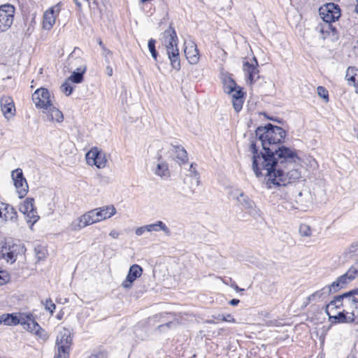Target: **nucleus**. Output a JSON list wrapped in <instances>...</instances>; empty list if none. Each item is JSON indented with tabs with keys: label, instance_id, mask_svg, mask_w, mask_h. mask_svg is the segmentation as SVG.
<instances>
[{
	"label": "nucleus",
	"instance_id": "nucleus-16",
	"mask_svg": "<svg viewBox=\"0 0 358 358\" xmlns=\"http://www.w3.org/2000/svg\"><path fill=\"white\" fill-rule=\"evenodd\" d=\"M43 117L45 121L56 122L58 123L63 122V113L52 104L46 108L45 110H43Z\"/></svg>",
	"mask_w": 358,
	"mask_h": 358
},
{
	"label": "nucleus",
	"instance_id": "nucleus-44",
	"mask_svg": "<svg viewBox=\"0 0 358 358\" xmlns=\"http://www.w3.org/2000/svg\"><path fill=\"white\" fill-rule=\"evenodd\" d=\"M357 80H358V72L355 73L350 78H348L349 85H352L353 86H357Z\"/></svg>",
	"mask_w": 358,
	"mask_h": 358
},
{
	"label": "nucleus",
	"instance_id": "nucleus-17",
	"mask_svg": "<svg viewBox=\"0 0 358 358\" xmlns=\"http://www.w3.org/2000/svg\"><path fill=\"white\" fill-rule=\"evenodd\" d=\"M184 52L188 62L191 64H195L199 62V50L194 42L190 41L185 43Z\"/></svg>",
	"mask_w": 358,
	"mask_h": 358
},
{
	"label": "nucleus",
	"instance_id": "nucleus-57",
	"mask_svg": "<svg viewBox=\"0 0 358 358\" xmlns=\"http://www.w3.org/2000/svg\"><path fill=\"white\" fill-rule=\"evenodd\" d=\"M88 358H96V357L92 354Z\"/></svg>",
	"mask_w": 358,
	"mask_h": 358
},
{
	"label": "nucleus",
	"instance_id": "nucleus-7",
	"mask_svg": "<svg viewBox=\"0 0 358 358\" xmlns=\"http://www.w3.org/2000/svg\"><path fill=\"white\" fill-rule=\"evenodd\" d=\"M97 222L95 210L93 209L73 220L70 224L69 228L71 231H77Z\"/></svg>",
	"mask_w": 358,
	"mask_h": 358
},
{
	"label": "nucleus",
	"instance_id": "nucleus-46",
	"mask_svg": "<svg viewBox=\"0 0 358 358\" xmlns=\"http://www.w3.org/2000/svg\"><path fill=\"white\" fill-rule=\"evenodd\" d=\"M145 231H148V228H147V226L145 225V226H143V227H138L136 231H135V234L138 236H140L141 235L143 234L144 232Z\"/></svg>",
	"mask_w": 358,
	"mask_h": 358
},
{
	"label": "nucleus",
	"instance_id": "nucleus-27",
	"mask_svg": "<svg viewBox=\"0 0 358 358\" xmlns=\"http://www.w3.org/2000/svg\"><path fill=\"white\" fill-rule=\"evenodd\" d=\"M21 322V317L19 318L13 314H3L0 316V324L8 326H15Z\"/></svg>",
	"mask_w": 358,
	"mask_h": 358
},
{
	"label": "nucleus",
	"instance_id": "nucleus-18",
	"mask_svg": "<svg viewBox=\"0 0 358 358\" xmlns=\"http://www.w3.org/2000/svg\"><path fill=\"white\" fill-rule=\"evenodd\" d=\"M0 105L3 115L9 120L15 114V106L13 100L10 96H3L0 100Z\"/></svg>",
	"mask_w": 358,
	"mask_h": 358
},
{
	"label": "nucleus",
	"instance_id": "nucleus-45",
	"mask_svg": "<svg viewBox=\"0 0 358 358\" xmlns=\"http://www.w3.org/2000/svg\"><path fill=\"white\" fill-rule=\"evenodd\" d=\"M94 210H95V215H96V221H97L98 222H101V221H102V220H106V219L104 218V217H103V214H101V212H102L103 210H101V208H95V209H94Z\"/></svg>",
	"mask_w": 358,
	"mask_h": 358
},
{
	"label": "nucleus",
	"instance_id": "nucleus-23",
	"mask_svg": "<svg viewBox=\"0 0 358 358\" xmlns=\"http://www.w3.org/2000/svg\"><path fill=\"white\" fill-rule=\"evenodd\" d=\"M329 317V319L334 322L352 323L356 322L354 317L349 315L344 312V309H343L342 311L338 312V314L335 315H332L331 313H330V316Z\"/></svg>",
	"mask_w": 358,
	"mask_h": 358
},
{
	"label": "nucleus",
	"instance_id": "nucleus-15",
	"mask_svg": "<svg viewBox=\"0 0 358 358\" xmlns=\"http://www.w3.org/2000/svg\"><path fill=\"white\" fill-rule=\"evenodd\" d=\"M143 273V268L138 264H133L130 266L125 280L122 282V287L124 289H129L132 287L134 282Z\"/></svg>",
	"mask_w": 358,
	"mask_h": 358
},
{
	"label": "nucleus",
	"instance_id": "nucleus-38",
	"mask_svg": "<svg viewBox=\"0 0 358 358\" xmlns=\"http://www.w3.org/2000/svg\"><path fill=\"white\" fill-rule=\"evenodd\" d=\"M317 92L318 96L324 99L326 102L329 101V92L325 87L322 86L317 87Z\"/></svg>",
	"mask_w": 358,
	"mask_h": 358
},
{
	"label": "nucleus",
	"instance_id": "nucleus-35",
	"mask_svg": "<svg viewBox=\"0 0 358 358\" xmlns=\"http://www.w3.org/2000/svg\"><path fill=\"white\" fill-rule=\"evenodd\" d=\"M213 317L216 320L224 321V322H231V323L236 322V320L234 318L233 315H231V314H227V315L219 314L217 315H213Z\"/></svg>",
	"mask_w": 358,
	"mask_h": 358
},
{
	"label": "nucleus",
	"instance_id": "nucleus-11",
	"mask_svg": "<svg viewBox=\"0 0 358 358\" xmlns=\"http://www.w3.org/2000/svg\"><path fill=\"white\" fill-rule=\"evenodd\" d=\"M86 161L89 165H94L99 169L104 168L106 164L105 155L96 147L86 154Z\"/></svg>",
	"mask_w": 358,
	"mask_h": 358
},
{
	"label": "nucleus",
	"instance_id": "nucleus-9",
	"mask_svg": "<svg viewBox=\"0 0 358 358\" xmlns=\"http://www.w3.org/2000/svg\"><path fill=\"white\" fill-rule=\"evenodd\" d=\"M11 178L20 198H23L27 193L29 186L23 176L21 169H16L11 173Z\"/></svg>",
	"mask_w": 358,
	"mask_h": 358
},
{
	"label": "nucleus",
	"instance_id": "nucleus-58",
	"mask_svg": "<svg viewBox=\"0 0 358 358\" xmlns=\"http://www.w3.org/2000/svg\"><path fill=\"white\" fill-rule=\"evenodd\" d=\"M355 9H356V11L358 13V0H357V3L356 5Z\"/></svg>",
	"mask_w": 358,
	"mask_h": 358
},
{
	"label": "nucleus",
	"instance_id": "nucleus-60",
	"mask_svg": "<svg viewBox=\"0 0 358 358\" xmlns=\"http://www.w3.org/2000/svg\"><path fill=\"white\" fill-rule=\"evenodd\" d=\"M357 87H358V80H357Z\"/></svg>",
	"mask_w": 358,
	"mask_h": 358
},
{
	"label": "nucleus",
	"instance_id": "nucleus-52",
	"mask_svg": "<svg viewBox=\"0 0 358 358\" xmlns=\"http://www.w3.org/2000/svg\"><path fill=\"white\" fill-rule=\"evenodd\" d=\"M106 70H107V74L109 76H111L113 75V69L110 66H108L106 68Z\"/></svg>",
	"mask_w": 358,
	"mask_h": 358
},
{
	"label": "nucleus",
	"instance_id": "nucleus-3",
	"mask_svg": "<svg viewBox=\"0 0 358 358\" xmlns=\"http://www.w3.org/2000/svg\"><path fill=\"white\" fill-rule=\"evenodd\" d=\"M231 195L233 199L236 200L238 205L254 218L261 216L259 209L255 206L254 201L245 193L238 189L231 192Z\"/></svg>",
	"mask_w": 358,
	"mask_h": 358
},
{
	"label": "nucleus",
	"instance_id": "nucleus-55",
	"mask_svg": "<svg viewBox=\"0 0 358 358\" xmlns=\"http://www.w3.org/2000/svg\"><path fill=\"white\" fill-rule=\"evenodd\" d=\"M233 287L234 288V289L237 292H239V291H243L244 289H241L238 287V285H235L234 286H233Z\"/></svg>",
	"mask_w": 358,
	"mask_h": 358
},
{
	"label": "nucleus",
	"instance_id": "nucleus-34",
	"mask_svg": "<svg viewBox=\"0 0 358 358\" xmlns=\"http://www.w3.org/2000/svg\"><path fill=\"white\" fill-rule=\"evenodd\" d=\"M71 82L67 79L61 86L62 92L66 96H69L73 90V87L71 85Z\"/></svg>",
	"mask_w": 358,
	"mask_h": 358
},
{
	"label": "nucleus",
	"instance_id": "nucleus-31",
	"mask_svg": "<svg viewBox=\"0 0 358 358\" xmlns=\"http://www.w3.org/2000/svg\"><path fill=\"white\" fill-rule=\"evenodd\" d=\"M155 173L162 178L168 177L169 174L168 165L164 162L158 163L155 169Z\"/></svg>",
	"mask_w": 358,
	"mask_h": 358
},
{
	"label": "nucleus",
	"instance_id": "nucleus-21",
	"mask_svg": "<svg viewBox=\"0 0 358 358\" xmlns=\"http://www.w3.org/2000/svg\"><path fill=\"white\" fill-rule=\"evenodd\" d=\"M343 294L341 295L336 296L327 306L325 312L328 316L330 313H334V310L342 308L343 309Z\"/></svg>",
	"mask_w": 358,
	"mask_h": 358
},
{
	"label": "nucleus",
	"instance_id": "nucleus-2",
	"mask_svg": "<svg viewBox=\"0 0 358 358\" xmlns=\"http://www.w3.org/2000/svg\"><path fill=\"white\" fill-rule=\"evenodd\" d=\"M162 45L166 49V53L170 60L171 67L179 71L181 69L178 36L176 30L171 26L162 34Z\"/></svg>",
	"mask_w": 358,
	"mask_h": 358
},
{
	"label": "nucleus",
	"instance_id": "nucleus-37",
	"mask_svg": "<svg viewBox=\"0 0 358 358\" xmlns=\"http://www.w3.org/2000/svg\"><path fill=\"white\" fill-rule=\"evenodd\" d=\"M299 231L301 236L310 237L311 236V229L306 224H300Z\"/></svg>",
	"mask_w": 358,
	"mask_h": 358
},
{
	"label": "nucleus",
	"instance_id": "nucleus-5",
	"mask_svg": "<svg viewBox=\"0 0 358 358\" xmlns=\"http://www.w3.org/2000/svg\"><path fill=\"white\" fill-rule=\"evenodd\" d=\"M15 7L6 3L0 6V32L8 30L13 23Z\"/></svg>",
	"mask_w": 358,
	"mask_h": 358
},
{
	"label": "nucleus",
	"instance_id": "nucleus-32",
	"mask_svg": "<svg viewBox=\"0 0 358 358\" xmlns=\"http://www.w3.org/2000/svg\"><path fill=\"white\" fill-rule=\"evenodd\" d=\"M101 214H103L104 218L106 220L111 217L116 213V209L113 206H107L101 207Z\"/></svg>",
	"mask_w": 358,
	"mask_h": 358
},
{
	"label": "nucleus",
	"instance_id": "nucleus-22",
	"mask_svg": "<svg viewBox=\"0 0 358 358\" xmlns=\"http://www.w3.org/2000/svg\"><path fill=\"white\" fill-rule=\"evenodd\" d=\"M56 14L53 8L46 10L43 15V27L46 30L52 29L55 23Z\"/></svg>",
	"mask_w": 358,
	"mask_h": 358
},
{
	"label": "nucleus",
	"instance_id": "nucleus-25",
	"mask_svg": "<svg viewBox=\"0 0 358 358\" xmlns=\"http://www.w3.org/2000/svg\"><path fill=\"white\" fill-rule=\"evenodd\" d=\"M352 280L349 278V277L345 273H344L341 276L338 277L335 281H334L330 285V286L331 287V289H333V292H336L344 288Z\"/></svg>",
	"mask_w": 358,
	"mask_h": 358
},
{
	"label": "nucleus",
	"instance_id": "nucleus-40",
	"mask_svg": "<svg viewBox=\"0 0 358 358\" xmlns=\"http://www.w3.org/2000/svg\"><path fill=\"white\" fill-rule=\"evenodd\" d=\"M44 305L45 310H48L51 314L54 313L56 306L50 299H46Z\"/></svg>",
	"mask_w": 358,
	"mask_h": 358
},
{
	"label": "nucleus",
	"instance_id": "nucleus-49",
	"mask_svg": "<svg viewBox=\"0 0 358 358\" xmlns=\"http://www.w3.org/2000/svg\"><path fill=\"white\" fill-rule=\"evenodd\" d=\"M354 69L352 68H348L346 72L345 78L348 80V78H350L352 75L355 73H353Z\"/></svg>",
	"mask_w": 358,
	"mask_h": 358
},
{
	"label": "nucleus",
	"instance_id": "nucleus-56",
	"mask_svg": "<svg viewBox=\"0 0 358 358\" xmlns=\"http://www.w3.org/2000/svg\"><path fill=\"white\" fill-rule=\"evenodd\" d=\"M72 59H73V55H72V54H71L69 57V61L70 63L73 62Z\"/></svg>",
	"mask_w": 358,
	"mask_h": 358
},
{
	"label": "nucleus",
	"instance_id": "nucleus-19",
	"mask_svg": "<svg viewBox=\"0 0 358 358\" xmlns=\"http://www.w3.org/2000/svg\"><path fill=\"white\" fill-rule=\"evenodd\" d=\"M331 292H333V289H331V287L329 285L328 287H324L310 294L307 298V300L308 302L323 301Z\"/></svg>",
	"mask_w": 358,
	"mask_h": 358
},
{
	"label": "nucleus",
	"instance_id": "nucleus-10",
	"mask_svg": "<svg viewBox=\"0 0 358 358\" xmlns=\"http://www.w3.org/2000/svg\"><path fill=\"white\" fill-rule=\"evenodd\" d=\"M32 100L38 108L43 110L52 104L50 93L47 89L41 88L36 90L32 94Z\"/></svg>",
	"mask_w": 358,
	"mask_h": 358
},
{
	"label": "nucleus",
	"instance_id": "nucleus-43",
	"mask_svg": "<svg viewBox=\"0 0 358 358\" xmlns=\"http://www.w3.org/2000/svg\"><path fill=\"white\" fill-rule=\"evenodd\" d=\"M230 94L231 95V99H234L236 98H243L244 93L242 90V88L238 86L236 87V90H234V92Z\"/></svg>",
	"mask_w": 358,
	"mask_h": 358
},
{
	"label": "nucleus",
	"instance_id": "nucleus-30",
	"mask_svg": "<svg viewBox=\"0 0 358 358\" xmlns=\"http://www.w3.org/2000/svg\"><path fill=\"white\" fill-rule=\"evenodd\" d=\"M238 87L235 81L230 77H226L223 80V88L224 91L227 94H232Z\"/></svg>",
	"mask_w": 358,
	"mask_h": 358
},
{
	"label": "nucleus",
	"instance_id": "nucleus-8",
	"mask_svg": "<svg viewBox=\"0 0 358 358\" xmlns=\"http://www.w3.org/2000/svg\"><path fill=\"white\" fill-rule=\"evenodd\" d=\"M19 210L26 215L27 222L31 225L35 224L39 219L36 208L34 206V199L33 198L26 199L19 207Z\"/></svg>",
	"mask_w": 358,
	"mask_h": 358
},
{
	"label": "nucleus",
	"instance_id": "nucleus-41",
	"mask_svg": "<svg viewBox=\"0 0 358 358\" xmlns=\"http://www.w3.org/2000/svg\"><path fill=\"white\" fill-rule=\"evenodd\" d=\"M36 336H37L39 338L43 341H46L48 338V335L47 332L43 329L41 327H39V329L36 330L34 333Z\"/></svg>",
	"mask_w": 358,
	"mask_h": 358
},
{
	"label": "nucleus",
	"instance_id": "nucleus-59",
	"mask_svg": "<svg viewBox=\"0 0 358 358\" xmlns=\"http://www.w3.org/2000/svg\"><path fill=\"white\" fill-rule=\"evenodd\" d=\"M85 1H87L88 3V4H90V1L89 0H85Z\"/></svg>",
	"mask_w": 358,
	"mask_h": 358
},
{
	"label": "nucleus",
	"instance_id": "nucleus-51",
	"mask_svg": "<svg viewBox=\"0 0 358 358\" xmlns=\"http://www.w3.org/2000/svg\"><path fill=\"white\" fill-rule=\"evenodd\" d=\"M239 302L240 301L238 299H233L229 302V303L231 306H236L239 303Z\"/></svg>",
	"mask_w": 358,
	"mask_h": 358
},
{
	"label": "nucleus",
	"instance_id": "nucleus-53",
	"mask_svg": "<svg viewBox=\"0 0 358 358\" xmlns=\"http://www.w3.org/2000/svg\"><path fill=\"white\" fill-rule=\"evenodd\" d=\"M78 9H81V3L78 1V0H73Z\"/></svg>",
	"mask_w": 358,
	"mask_h": 358
},
{
	"label": "nucleus",
	"instance_id": "nucleus-26",
	"mask_svg": "<svg viewBox=\"0 0 358 358\" xmlns=\"http://www.w3.org/2000/svg\"><path fill=\"white\" fill-rule=\"evenodd\" d=\"M24 329L31 332L35 333V331L39 329L40 325L33 320L30 316H27L26 318L21 317V322Z\"/></svg>",
	"mask_w": 358,
	"mask_h": 358
},
{
	"label": "nucleus",
	"instance_id": "nucleus-50",
	"mask_svg": "<svg viewBox=\"0 0 358 358\" xmlns=\"http://www.w3.org/2000/svg\"><path fill=\"white\" fill-rule=\"evenodd\" d=\"M109 235H110L113 238L116 239V238H117L119 237L120 234H119V232H117L116 230H112V231L110 232Z\"/></svg>",
	"mask_w": 358,
	"mask_h": 358
},
{
	"label": "nucleus",
	"instance_id": "nucleus-24",
	"mask_svg": "<svg viewBox=\"0 0 358 358\" xmlns=\"http://www.w3.org/2000/svg\"><path fill=\"white\" fill-rule=\"evenodd\" d=\"M148 232H158L162 231L166 236H171V232L167 226L160 220L150 224H147Z\"/></svg>",
	"mask_w": 358,
	"mask_h": 358
},
{
	"label": "nucleus",
	"instance_id": "nucleus-6",
	"mask_svg": "<svg viewBox=\"0 0 358 358\" xmlns=\"http://www.w3.org/2000/svg\"><path fill=\"white\" fill-rule=\"evenodd\" d=\"M319 11L322 19L328 24L329 27H331V22L338 20L341 17L340 8L334 3H328L321 6Z\"/></svg>",
	"mask_w": 358,
	"mask_h": 358
},
{
	"label": "nucleus",
	"instance_id": "nucleus-20",
	"mask_svg": "<svg viewBox=\"0 0 358 358\" xmlns=\"http://www.w3.org/2000/svg\"><path fill=\"white\" fill-rule=\"evenodd\" d=\"M174 159L179 164H185L188 161L187 153L185 149L180 145H173L172 150Z\"/></svg>",
	"mask_w": 358,
	"mask_h": 358
},
{
	"label": "nucleus",
	"instance_id": "nucleus-33",
	"mask_svg": "<svg viewBox=\"0 0 358 358\" xmlns=\"http://www.w3.org/2000/svg\"><path fill=\"white\" fill-rule=\"evenodd\" d=\"M358 273V260L351 266L345 274L349 277L351 280H353Z\"/></svg>",
	"mask_w": 358,
	"mask_h": 358
},
{
	"label": "nucleus",
	"instance_id": "nucleus-54",
	"mask_svg": "<svg viewBox=\"0 0 358 358\" xmlns=\"http://www.w3.org/2000/svg\"><path fill=\"white\" fill-rule=\"evenodd\" d=\"M98 44L99 45V46L101 48V49L103 50V46H105L102 42V41L99 38L98 39Z\"/></svg>",
	"mask_w": 358,
	"mask_h": 358
},
{
	"label": "nucleus",
	"instance_id": "nucleus-12",
	"mask_svg": "<svg viewBox=\"0 0 358 358\" xmlns=\"http://www.w3.org/2000/svg\"><path fill=\"white\" fill-rule=\"evenodd\" d=\"M17 213L11 205L0 201V223L16 222Z\"/></svg>",
	"mask_w": 358,
	"mask_h": 358
},
{
	"label": "nucleus",
	"instance_id": "nucleus-28",
	"mask_svg": "<svg viewBox=\"0 0 358 358\" xmlns=\"http://www.w3.org/2000/svg\"><path fill=\"white\" fill-rule=\"evenodd\" d=\"M189 180V183L191 184L192 187H197L199 185V176L194 164L190 165L189 173L187 175V177L185 179V180Z\"/></svg>",
	"mask_w": 358,
	"mask_h": 358
},
{
	"label": "nucleus",
	"instance_id": "nucleus-42",
	"mask_svg": "<svg viewBox=\"0 0 358 358\" xmlns=\"http://www.w3.org/2000/svg\"><path fill=\"white\" fill-rule=\"evenodd\" d=\"M9 280L8 273L6 271H0V286L8 282Z\"/></svg>",
	"mask_w": 358,
	"mask_h": 358
},
{
	"label": "nucleus",
	"instance_id": "nucleus-29",
	"mask_svg": "<svg viewBox=\"0 0 358 358\" xmlns=\"http://www.w3.org/2000/svg\"><path fill=\"white\" fill-rule=\"evenodd\" d=\"M86 66H81L74 71L71 76L68 78L69 81L74 83H80L83 80V74L85 72Z\"/></svg>",
	"mask_w": 358,
	"mask_h": 358
},
{
	"label": "nucleus",
	"instance_id": "nucleus-47",
	"mask_svg": "<svg viewBox=\"0 0 358 358\" xmlns=\"http://www.w3.org/2000/svg\"><path fill=\"white\" fill-rule=\"evenodd\" d=\"M96 357V358H106L107 357V353L104 351L98 352L95 354H93Z\"/></svg>",
	"mask_w": 358,
	"mask_h": 358
},
{
	"label": "nucleus",
	"instance_id": "nucleus-48",
	"mask_svg": "<svg viewBox=\"0 0 358 358\" xmlns=\"http://www.w3.org/2000/svg\"><path fill=\"white\" fill-rule=\"evenodd\" d=\"M103 55L108 58V56H110L112 55L111 51H110L108 49H107L105 46H103Z\"/></svg>",
	"mask_w": 358,
	"mask_h": 358
},
{
	"label": "nucleus",
	"instance_id": "nucleus-13",
	"mask_svg": "<svg viewBox=\"0 0 358 358\" xmlns=\"http://www.w3.org/2000/svg\"><path fill=\"white\" fill-rule=\"evenodd\" d=\"M243 71L247 77V83L251 85L255 81L256 78H259V70L256 59L253 58L251 62L248 60L243 61Z\"/></svg>",
	"mask_w": 358,
	"mask_h": 358
},
{
	"label": "nucleus",
	"instance_id": "nucleus-14",
	"mask_svg": "<svg viewBox=\"0 0 358 358\" xmlns=\"http://www.w3.org/2000/svg\"><path fill=\"white\" fill-rule=\"evenodd\" d=\"M17 246L10 245L6 242L0 243V259L6 260L7 262L13 263L16 261Z\"/></svg>",
	"mask_w": 358,
	"mask_h": 358
},
{
	"label": "nucleus",
	"instance_id": "nucleus-36",
	"mask_svg": "<svg viewBox=\"0 0 358 358\" xmlns=\"http://www.w3.org/2000/svg\"><path fill=\"white\" fill-rule=\"evenodd\" d=\"M155 43H156V41L153 38H150L148 41V49H149L150 52L151 53L152 57L156 61L157 58L158 53L155 49Z\"/></svg>",
	"mask_w": 358,
	"mask_h": 358
},
{
	"label": "nucleus",
	"instance_id": "nucleus-39",
	"mask_svg": "<svg viewBox=\"0 0 358 358\" xmlns=\"http://www.w3.org/2000/svg\"><path fill=\"white\" fill-rule=\"evenodd\" d=\"M231 101H232L233 107H234V110H236V112H239L242 109V107H243V98H239V99L236 98L234 99H231Z\"/></svg>",
	"mask_w": 358,
	"mask_h": 358
},
{
	"label": "nucleus",
	"instance_id": "nucleus-1",
	"mask_svg": "<svg viewBox=\"0 0 358 358\" xmlns=\"http://www.w3.org/2000/svg\"><path fill=\"white\" fill-rule=\"evenodd\" d=\"M257 140L252 141V169L257 178L264 176L267 189L286 186L301 178V172L294 168L299 159L296 152L282 145L286 131L281 127L268 124L255 131Z\"/></svg>",
	"mask_w": 358,
	"mask_h": 358
},
{
	"label": "nucleus",
	"instance_id": "nucleus-4",
	"mask_svg": "<svg viewBox=\"0 0 358 358\" xmlns=\"http://www.w3.org/2000/svg\"><path fill=\"white\" fill-rule=\"evenodd\" d=\"M71 334L69 329L63 328L58 334L56 339L57 353L55 358H68L72 343Z\"/></svg>",
	"mask_w": 358,
	"mask_h": 358
}]
</instances>
